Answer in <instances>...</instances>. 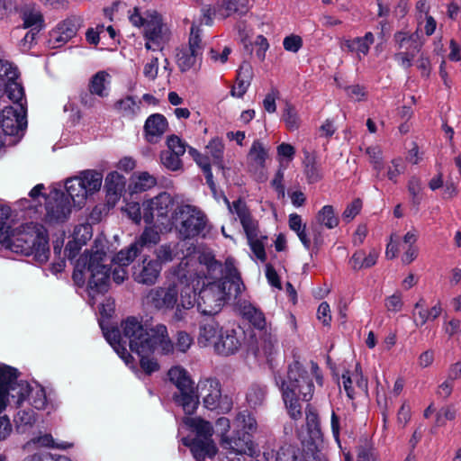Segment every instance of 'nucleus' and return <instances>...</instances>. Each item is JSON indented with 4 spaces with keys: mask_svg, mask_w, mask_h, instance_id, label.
<instances>
[{
    "mask_svg": "<svg viewBox=\"0 0 461 461\" xmlns=\"http://www.w3.org/2000/svg\"><path fill=\"white\" fill-rule=\"evenodd\" d=\"M144 38L147 50H161L169 41V30L162 21L161 15L156 12L149 13L145 22Z\"/></svg>",
    "mask_w": 461,
    "mask_h": 461,
    "instance_id": "ddd939ff",
    "label": "nucleus"
},
{
    "mask_svg": "<svg viewBox=\"0 0 461 461\" xmlns=\"http://www.w3.org/2000/svg\"><path fill=\"white\" fill-rule=\"evenodd\" d=\"M157 184L156 178L147 172L140 173L134 182L133 191L143 192L146 191Z\"/></svg>",
    "mask_w": 461,
    "mask_h": 461,
    "instance_id": "13d9d810",
    "label": "nucleus"
},
{
    "mask_svg": "<svg viewBox=\"0 0 461 461\" xmlns=\"http://www.w3.org/2000/svg\"><path fill=\"white\" fill-rule=\"evenodd\" d=\"M174 280L167 287H156L147 295V302L158 310H172L178 302V295L185 285L196 283L197 270L191 269L190 259L185 258L173 270Z\"/></svg>",
    "mask_w": 461,
    "mask_h": 461,
    "instance_id": "423d86ee",
    "label": "nucleus"
},
{
    "mask_svg": "<svg viewBox=\"0 0 461 461\" xmlns=\"http://www.w3.org/2000/svg\"><path fill=\"white\" fill-rule=\"evenodd\" d=\"M378 255V251L375 249H372L368 255H366L363 250H357L351 257L349 263L354 270L369 268L375 265Z\"/></svg>",
    "mask_w": 461,
    "mask_h": 461,
    "instance_id": "e433bc0d",
    "label": "nucleus"
},
{
    "mask_svg": "<svg viewBox=\"0 0 461 461\" xmlns=\"http://www.w3.org/2000/svg\"><path fill=\"white\" fill-rule=\"evenodd\" d=\"M187 48L191 49L192 50H195L196 53L202 55V39L200 35V29L198 26L194 23L191 27V32L189 37V43Z\"/></svg>",
    "mask_w": 461,
    "mask_h": 461,
    "instance_id": "e2e57ef3",
    "label": "nucleus"
},
{
    "mask_svg": "<svg viewBox=\"0 0 461 461\" xmlns=\"http://www.w3.org/2000/svg\"><path fill=\"white\" fill-rule=\"evenodd\" d=\"M168 123L167 118L160 113L149 115L144 124V134L148 142L157 143L167 131Z\"/></svg>",
    "mask_w": 461,
    "mask_h": 461,
    "instance_id": "4be33fe9",
    "label": "nucleus"
},
{
    "mask_svg": "<svg viewBox=\"0 0 461 461\" xmlns=\"http://www.w3.org/2000/svg\"><path fill=\"white\" fill-rule=\"evenodd\" d=\"M404 170L405 165L402 158H395L391 160L390 165L386 167V176L390 181L397 183L398 176L403 174Z\"/></svg>",
    "mask_w": 461,
    "mask_h": 461,
    "instance_id": "6e6d98bb",
    "label": "nucleus"
},
{
    "mask_svg": "<svg viewBox=\"0 0 461 461\" xmlns=\"http://www.w3.org/2000/svg\"><path fill=\"white\" fill-rule=\"evenodd\" d=\"M23 28L41 31L44 28V18L40 8L35 4L23 5L20 10Z\"/></svg>",
    "mask_w": 461,
    "mask_h": 461,
    "instance_id": "bb28decb",
    "label": "nucleus"
},
{
    "mask_svg": "<svg viewBox=\"0 0 461 461\" xmlns=\"http://www.w3.org/2000/svg\"><path fill=\"white\" fill-rule=\"evenodd\" d=\"M267 158V149L264 147L263 143L258 140H254L247 155V164L249 171L258 181L266 179L264 169Z\"/></svg>",
    "mask_w": 461,
    "mask_h": 461,
    "instance_id": "6ab92c4d",
    "label": "nucleus"
},
{
    "mask_svg": "<svg viewBox=\"0 0 461 461\" xmlns=\"http://www.w3.org/2000/svg\"><path fill=\"white\" fill-rule=\"evenodd\" d=\"M180 243H167L160 245L156 250L157 261L160 263H167L172 261L177 256V247Z\"/></svg>",
    "mask_w": 461,
    "mask_h": 461,
    "instance_id": "09e8293b",
    "label": "nucleus"
},
{
    "mask_svg": "<svg viewBox=\"0 0 461 461\" xmlns=\"http://www.w3.org/2000/svg\"><path fill=\"white\" fill-rule=\"evenodd\" d=\"M221 447L229 453L232 454H247L253 456L257 453L256 446L251 439V436L248 433H242L241 436L237 432L236 436L223 437L221 439Z\"/></svg>",
    "mask_w": 461,
    "mask_h": 461,
    "instance_id": "aec40b11",
    "label": "nucleus"
},
{
    "mask_svg": "<svg viewBox=\"0 0 461 461\" xmlns=\"http://www.w3.org/2000/svg\"><path fill=\"white\" fill-rule=\"evenodd\" d=\"M26 400L29 405L33 406L37 410H46L50 405L44 388L38 384L35 386L30 385V389L23 400L19 402L18 398H16L15 403L21 405Z\"/></svg>",
    "mask_w": 461,
    "mask_h": 461,
    "instance_id": "c756f323",
    "label": "nucleus"
},
{
    "mask_svg": "<svg viewBox=\"0 0 461 461\" xmlns=\"http://www.w3.org/2000/svg\"><path fill=\"white\" fill-rule=\"evenodd\" d=\"M201 54L192 50L187 47H184L178 50L176 54V63L182 72L188 71L196 64L197 60L201 58Z\"/></svg>",
    "mask_w": 461,
    "mask_h": 461,
    "instance_id": "a19ab883",
    "label": "nucleus"
},
{
    "mask_svg": "<svg viewBox=\"0 0 461 461\" xmlns=\"http://www.w3.org/2000/svg\"><path fill=\"white\" fill-rule=\"evenodd\" d=\"M140 101H137L133 96L128 95L116 101L113 108L122 117L133 119L140 113Z\"/></svg>",
    "mask_w": 461,
    "mask_h": 461,
    "instance_id": "2f4dec72",
    "label": "nucleus"
},
{
    "mask_svg": "<svg viewBox=\"0 0 461 461\" xmlns=\"http://www.w3.org/2000/svg\"><path fill=\"white\" fill-rule=\"evenodd\" d=\"M110 75L106 71H98L89 81V92L100 97L108 95L107 88L110 85Z\"/></svg>",
    "mask_w": 461,
    "mask_h": 461,
    "instance_id": "4c0bfd02",
    "label": "nucleus"
},
{
    "mask_svg": "<svg viewBox=\"0 0 461 461\" xmlns=\"http://www.w3.org/2000/svg\"><path fill=\"white\" fill-rule=\"evenodd\" d=\"M230 294L231 291L226 287V282L209 283L200 290L196 297L197 309L203 315H215Z\"/></svg>",
    "mask_w": 461,
    "mask_h": 461,
    "instance_id": "1a4fd4ad",
    "label": "nucleus"
},
{
    "mask_svg": "<svg viewBox=\"0 0 461 461\" xmlns=\"http://www.w3.org/2000/svg\"><path fill=\"white\" fill-rule=\"evenodd\" d=\"M316 221L328 229H334L339 224V217L331 205H324L317 213Z\"/></svg>",
    "mask_w": 461,
    "mask_h": 461,
    "instance_id": "a18cd8bd",
    "label": "nucleus"
},
{
    "mask_svg": "<svg viewBox=\"0 0 461 461\" xmlns=\"http://www.w3.org/2000/svg\"><path fill=\"white\" fill-rule=\"evenodd\" d=\"M197 391L207 409L220 410L222 412L230 410L231 402L227 396L222 398L218 379L212 377L201 379L197 384Z\"/></svg>",
    "mask_w": 461,
    "mask_h": 461,
    "instance_id": "9b49d317",
    "label": "nucleus"
},
{
    "mask_svg": "<svg viewBox=\"0 0 461 461\" xmlns=\"http://www.w3.org/2000/svg\"><path fill=\"white\" fill-rule=\"evenodd\" d=\"M19 372L16 368L7 365L0 366V393H4L5 402L8 396L18 398L21 402L30 389V384L26 381H18Z\"/></svg>",
    "mask_w": 461,
    "mask_h": 461,
    "instance_id": "4468645a",
    "label": "nucleus"
},
{
    "mask_svg": "<svg viewBox=\"0 0 461 461\" xmlns=\"http://www.w3.org/2000/svg\"><path fill=\"white\" fill-rule=\"evenodd\" d=\"M267 393V386L258 384L252 385L247 393L249 404L254 408L261 405L266 399Z\"/></svg>",
    "mask_w": 461,
    "mask_h": 461,
    "instance_id": "8fccbe9b",
    "label": "nucleus"
},
{
    "mask_svg": "<svg viewBox=\"0 0 461 461\" xmlns=\"http://www.w3.org/2000/svg\"><path fill=\"white\" fill-rule=\"evenodd\" d=\"M83 19L80 16L71 15L59 22L54 29L50 32L48 44L51 49H58L64 46L73 39L79 28L82 26Z\"/></svg>",
    "mask_w": 461,
    "mask_h": 461,
    "instance_id": "dca6fc26",
    "label": "nucleus"
},
{
    "mask_svg": "<svg viewBox=\"0 0 461 461\" xmlns=\"http://www.w3.org/2000/svg\"><path fill=\"white\" fill-rule=\"evenodd\" d=\"M16 405L19 409L14 416V421L17 426H32L36 420L35 411L29 406H23V403Z\"/></svg>",
    "mask_w": 461,
    "mask_h": 461,
    "instance_id": "de8ad7c7",
    "label": "nucleus"
},
{
    "mask_svg": "<svg viewBox=\"0 0 461 461\" xmlns=\"http://www.w3.org/2000/svg\"><path fill=\"white\" fill-rule=\"evenodd\" d=\"M160 263L154 259H144L141 265L135 267L134 280L137 283L151 285H154L160 274Z\"/></svg>",
    "mask_w": 461,
    "mask_h": 461,
    "instance_id": "412c9836",
    "label": "nucleus"
},
{
    "mask_svg": "<svg viewBox=\"0 0 461 461\" xmlns=\"http://www.w3.org/2000/svg\"><path fill=\"white\" fill-rule=\"evenodd\" d=\"M456 417V409L453 405L442 407L437 413L438 425H444L447 420H454Z\"/></svg>",
    "mask_w": 461,
    "mask_h": 461,
    "instance_id": "774afa93",
    "label": "nucleus"
},
{
    "mask_svg": "<svg viewBox=\"0 0 461 461\" xmlns=\"http://www.w3.org/2000/svg\"><path fill=\"white\" fill-rule=\"evenodd\" d=\"M289 227L294 231L303 247L310 250L312 248V240L306 233V225L303 223L302 217L297 213L289 215Z\"/></svg>",
    "mask_w": 461,
    "mask_h": 461,
    "instance_id": "ea45409f",
    "label": "nucleus"
},
{
    "mask_svg": "<svg viewBox=\"0 0 461 461\" xmlns=\"http://www.w3.org/2000/svg\"><path fill=\"white\" fill-rule=\"evenodd\" d=\"M167 151L182 157L186 150V144L178 136L171 135L167 140Z\"/></svg>",
    "mask_w": 461,
    "mask_h": 461,
    "instance_id": "bf43d9fd",
    "label": "nucleus"
},
{
    "mask_svg": "<svg viewBox=\"0 0 461 461\" xmlns=\"http://www.w3.org/2000/svg\"><path fill=\"white\" fill-rule=\"evenodd\" d=\"M260 347L267 361L271 362L273 356L278 352V341L276 337L270 333L265 334Z\"/></svg>",
    "mask_w": 461,
    "mask_h": 461,
    "instance_id": "603ef678",
    "label": "nucleus"
},
{
    "mask_svg": "<svg viewBox=\"0 0 461 461\" xmlns=\"http://www.w3.org/2000/svg\"><path fill=\"white\" fill-rule=\"evenodd\" d=\"M242 315L257 329L263 330L266 326V319L261 311L252 304H245L241 309Z\"/></svg>",
    "mask_w": 461,
    "mask_h": 461,
    "instance_id": "c03bdc74",
    "label": "nucleus"
},
{
    "mask_svg": "<svg viewBox=\"0 0 461 461\" xmlns=\"http://www.w3.org/2000/svg\"><path fill=\"white\" fill-rule=\"evenodd\" d=\"M393 41L399 50L393 55L394 60L404 70H409L413 66L414 58L420 52L424 43L420 32L418 30L412 33L396 32Z\"/></svg>",
    "mask_w": 461,
    "mask_h": 461,
    "instance_id": "9d476101",
    "label": "nucleus"
},
{
    "mask_svg": "<svg viewBox=\"0 0 461 461\" xmlns=\"http://www.w3.org/2000/svg\"><path fill=\"white\" fill-rule=\"evenodd\" d=\"M69 198L62 191L53 189L45 197V216L47 223H59L66 221L71 213Z\"/></svg>",
    "mask_w": 461,
    "mask_h": 461,
    "instance_id": "f8f14e48",
    "label": "nucleus"
},
{
    "mask_svg": "<svg viewBox=\"0 0 461 461\" xmlns=\"http://www.w3.org/2000/svg\"><path fill=\"white\" fill-rule=\"evenodd\" d=\"M206 152L212 158L214 162H221L223 154L222 141L218 138L212 139L206 146Z\"/></svg>",
    "mask_w": 461,
    "mask_h": 461,
    "instance_id": "052dcab7",
    "label": "nucleus"
},
{
    "mask_svg": "<svg viewBox=\"0 0 461 461\" xmlns=\"http://www.w3.org/2000/svg\"><path fill=\"white\" fill-rule=\"evenodd\" d=\"M241 346V339L234 329L222 330L215 344V353L230 356L238 351Z\"/></svg>",
    "mask_w": 461,
    "mask_h": 461,
    "instance_id": "b1692460",
    "label": "nucleus"
},
{
    "mask_svg": "<svg viewBox=\"0 0 461 461\" xmlns=\"http://www.w3.org/2000/svg\"><path fill=\"white\" fill-rule=\"evenodd\" d=\"M180 158L181 157L167 150H163L160 153L161 164L171 171H176L182 168L183 164Z\"/></svg>",
    "mask_w": 461,
    "mask_h": 461,
    "instance_id": "5fc2aeb1",
    "label": "nucleus"
},
{
    "mask_svg": "<svg viewBox=\"0 0 461 461\" xmlns=\"http://www.w3.org/2000/svg\"><path fill=\"white\" fill-rule=\"evenodd\" d=\"M184 422L193 432L194 438H184L182 442L188 447L196 461H203L205 458H212L217 453V447L212 437L213 428L211 422L199 417H186Z\"/></svg>",
    "mask_w": 461,
    "mask_h": 461,
    "instance_id": "0eeeda50",
    "label": "nucleus"
},
{
    "mask_svg": "<svg viewBox=\"0 0 461 461\" xmlns=\"http://www.w3.org/2000/svg\"><path fill=\"white\" fill-rule=\"evenodd\" d=\"M250 79L251 68L249 64L244 63L240 67L238 70L237 84L232 87L230 91L231 95L234 97L241 98L250 86Z\"/></svg>",
    "mask_w": 461,
    "mask_h": 461,
    "instance_id": "473e14b6",
    "label": "nucleus"
},
{
    "mask_svg": "<svg viewBox=\"0 0 461 461\" xmlns=\"http://www.w3.org/2000/svg\"><path fill=\"white\" fill-rule=\"evenodd\" d=\"M305 415L309 433L313 437H317L321 433L320 420L317 411L308 404L305 408Z\"/></svg>",
    "mask_w": 461,
    "mask_h": 461,
    "instance_id": "864d4df0",
    "label": "nucleus"
},
{
    "mask_svg": "<svg viewBox=\"0 0 461 461\" xmlns=\"http://www.w3.org/2000/svg\"><path fill=\"white\" fill-rule=\"evenodd\" d=\"M249 10V0H226L219 8L218 15L226 18L237 14L243 15Z\"/></svg>",
    "mask_w": 461,
    "mask_h": 461,
    "instance_id": "f704fd0d",
    "label": "nucleus"
},
{
    "mask_svg": "<svg viewBox=\"0 0 461 461\" xmlns=\"http://www.w3.org/2000/svg\"><path fill=\"white\" fill-rule=\"evenodd\" d=\"M173 218L180 237L184 240L204 237L208 232V220L198 207L181 204L174 212Z\"/></svg>",
    "mask_w": 461,
    "mask_h": 461,
    "instance_id": "6e6552de",
    "label": "nucleus"
},
{
    "mask_svg": "<svg viewBox=\"0 0 461 461\" xmlns=\"http://www.w3.org/2000/svg\"><path fill=\"white\" fill-rule=\"evenodd\" d=\"M223 328L214 319L203 321L199 326L198 344L201 347L212 346L215 349V344Z\"/></svg>",
    "mask_w": 461,
    "mask_h": 461,
    "instance_id": "393cba45",
    "label": "nucleus"
},
{
    "mask_svg": "<svg viewBox=\"0 0 461 461\" xmlns=\"http://www.w3.org/2000/svg\"><path fill=\"white\" fill-rule=\"evenodd\" d=\"M124 336L129 339L131 350L140 357L142 370L150 375L158 370V364L149 356L154 353L168 354L173 351L174 344L170 340L167 329L164 324L148 328L135 317L127 318L123 324Z\"/></svg>",
    "mask_w": 461,
    "mask_h": 461,
    "instance_id": "f257e3e1",
    "label": "nucleus"
},
{
    "mask_svg": "<svg viewBox=\"0 0 461 461\" xmlns=\"http://www.w3.org/2000/svg\"><path fill=\"white\" fill-rule=\"evenodd\" d=\"M384 307L391 312H401L403 307L402 294L400 292H396L393 294L387 296L384 300Z\"/></svg>",
    "mask_w": 461,
    "mask_h": 461,
    "instance_id": "680f3d73",
    "label": "nucleus"
},
{
    "mask_svg": "<svg viewBox=\"0 0 461 461\" xmlns=\"http://www.w3.org/2000/svg\"><path fill=\"white\" fill-rule=\"evenodd\" d=\"M26 125V108L24 105H20V107L6 106L2 110L0 121L2 138L4 135H17Z\"/></svg>",
    "mask_w": 461,
    "mask_h": 461,
    "instance_id": "f3484780",
    "label": "nucleus"
},
{
    "mask_svg": "<svg viewBox=\"0 0 461 461\" xmlns=\"http://www.w3.org/2000/svg\"><path fill=\"white\" fill-rule=\"evenodd\" d=\"M187 258L190 259L191 269L197 270L199 275V277L194 276L197 285L203 278H218L219 276H222V278L217 282H226V287L229 290L234 289L235 296L242 292L244 285L233 258H228L222 266L211 252H200L197 261H194L190 257Z\"/></svg>",
    "mask_w": 461,
    "mask_h": 461,
    "instance_id": "39448f33",
    "label": "nucleus"
},
{
    "mask_svg": "<svg viewBox=\"0 0 461 461\" xmlns=\"http://www.w3.org/2000/svg\"><path fill=\"white\" fill-rule=\"evenodd\" d=\"M92 238V227L89 224H80L77 226L73 232V239L86 245L87 240Z\"/></svg>",
    "mask_w": 461,
    "mask_h": 461,
    "instance_id": "69168bd1",
    "label": "nucleus"
},
{
    "mask_svg": "<svg viewBox=\"0 0 461 461\" xmlns=\"http://www.w3.org/2000/svg\"><path fill=\"white\" fill-rule=\"evenodd\" d=\"M65 187V194L69 198V201H72L75 206L81 207L85 203L88 194L78 176L68 178Z\"/></svg>",
    "mask_w": 461,
    "mask_h": 461,
    "instance_id": "c85d7f7f",
    "label": "nucleus"
},
{
    "mask_svg": "<svg viewBox=\"0 0 461 461\" xmlns=\"http://www.w3.org/2000/svg\"><path fill=\"white\" fill-rule=\"evenodd\" d=\"M233 425L237 429H241L243 433H248V435H250V433L257 429V421L247 410L241 411L237 414Z\"/></svg>",
    "mask_w": 461,
    "mask_h": 461,
    "instance_id": "37998d69",
    "label": "nucleus"
},
{
    "mask_svg": "<svg viewBox=\"0 0 461 461\" xmlns=\"http://www.w3.org/2000/svg\"><path fill=\"white\" fill-rule=\"evenodd\" d=\"M303 172L309 183H316L321 178L320 166L315 154L303 152Z\"/></svg>",
    "mask_w": 461,
    "mask_h": 461,
    "instance_id": "58836bf2",
    "label": "nucleus"
},
{
    "mask_svg": "<svg viewBox=\"0 0 461 461\" xmlns=\"http://www.w3.org/2000/svg\"><path fill=\"white\" fill-rule=\"evenodd\" d=\"M169 380L176 386L178 391L186 390L188 387L193 386L194 383L191 380L185 369L180 366H173L168 371Z\"/></svg>",
    "mask_w": 461,
    "mask_h": 461,
    "instance_id": "79ce46f5",
    "label": "nucleus"
},
{
    "mask_svg": "<svg viewBox=\"0 0 461 461\" xmlns=\"http://www.w3.org/2000/svg\"><path fill=\"white\" fill-rule=\"evenodd\" d=\"M375 42V35L368 32L363 37H356L352 40H345L341 48H346L350 52L357 53L358 59L362 56H366L369 52L371 45Z\"/></svg>",
    "mask_w": 461,
    "mask_h": 461,
    "instance_id": "cd10ccee",
    "label": "nucleus"
},
{
    "mask_svg": "<svg viewBox=\"0 0 461 461\" xmlns=\"http://www.w3.org/2000/svg\"><path fill=\"white\" fill-rule=\"evenodd\" d=\"M160 240L159 232L154 228H146L140 236L135 240L134 245H137L138 250L140 252L144 247H151L156 245Z\"/></svg>",
    "mask_w": 461,
    "mask_h": 461,
    "instance_id": "49530a36",
    "label": "nucleus"
},
{
    "mask_svg": "<svg viewBox=\"0 0 461 461\" xmlns=\"http://www.w3.org/2000/svg\"><path fill=\"white\" fill-rule=\"evenodd\" d=\"M139 253L140 251L137 249V245L132 243L126 249L119 251L113 258V262L114 265L129 266Z\"/></svg>",
    "mask_w": 461,
    "mask_h": 461,
    "instance_id": "3c124183",
    "label": "nucleus"
},
{
    "mask_svg": "<svg viewBox=\"0 0 461 461\" xmlns=\"http://www.w3.org/2000/svg\"><path fill=\"white\" fill-rule=\"evenodd\" d=\"M77 176L88 195L97 192L102 186L103 175L96 170H84Z\"/></svg>",
    "mask_w": 461,
    "mask_h": 461,
    "instance_id": "c9c22d12",
    "label": "nucleus"
},
{
    "mask_svg": "<svg viewBox=\"0 0 461 461\" xmlns=\"http://www.w3.org/2000/svg\"><path fill=\"white\" fill-rule=\"evenodd\" d=\"M105 261V251L96 248L91 253L85 252L75 263L72 277L77 284L84 283L85 272L90 273L87 293L93 301L97 294L108 291L111 268L104 264Z\"/></svg>",
    "mask_w": 461,
    "mask_h": 461,
    "instance_id": "20e7f679",
    "label": "nucleus"
},
{
    "mask_svg": "<svg viewBox=\"0 0 461 461\" xmlns=\"http://www.w3.org/2000/svg\"><path fill=\"white\" fill-rule=\"evenodd\" d=\"M9 208L0 206V221L9 216ZM6 230L0 222V244L12 253L32 257L33 260L42 264L50 257V246L47 230L38 223H26L11 236H7Z\"/></svg>",
    "mask_w": 461,
    "mask_h": 461,
    "instance_id": "7ed1b4c3",
    "label": "nucleus"
},
{
    "mask_svg": "<svg viewBox=\"0 0 461 461\" xmlns=\"http://www.w3.org/2000/svg\"><path fill=\"white\" fill-rule=\"evenodd\" d=\"M282 119L289 131H294L299 128L300 122L297 112L290 104H285Z\"/></svg>",
    "mask_w": 461,
    "mask_h": 461,
    "instance_id": "4d7b16f0",
    "label": "nucleus"
},
{
    "mask_svg": "<svg viewBox=\"0 0 461 461\" xmlns=\"http://www.w3.org/2000/svg\"><path fill=\"white\" fill-rule=\"evenodd\" d=\"M421 184L418 177L412 176L408 182V191L411 196V202L415 205L420 203L421 196Z\"/></svg>",
    "mask_w": 461,
    "mask_h": 461,
    "instance_id": "0e129e2a",
    "label": "nucleus"
},
{
    "mask_svg": "<svg viewBox=\"0 0 461 461\" xmlns=\"http://www.w3.org/2000/svg\"><path fill=\"white\" fill-rule=\"evenodd\" d=\"M142 206L143 220L146 223H151L155 221L163 223L161 221L167 219L173 209L174 199L168 193L162 192L157 196L145 201Z\"/></svg>",
    "mask_w": 461,
    "mask_h": 461,
    "instance_id": "2eb2a0df",
    "label": "nucleus"
},
{
    "mask_svg": "<svg viewBox=\"0 0 461 461\" xmlns=\"http://www.w3.org/2000/svg\"><path fill=\"white\" fill-rule=\"evenodd\" d=\"M126 180L125 177L117 171L110 172L104 182V187L108 196H113L116 200L122 195L125 189Z\"/></svg>",
    "mask_w": 461,
    "mask_h": 461,
    "instance_id": "72a5a7b5",
    "label": "nucleus"
},
{
    "mask_svg": "<svg viewBox=\"0 0 461 461\" xmlns=\"http://www.w3.org/2000/svg\"><path fill=\"white\" fill-rule=\"evenodd\" d=\"M123 322L122 323V325ZM122 329L123 330V327L122 326ZM104 336L108 341V343L113 347L114 351L119 355V357L125 362L127 366H130L132 361L133 357L128 352L127 348H125L124 344L127 342L129 343V339L124 336V331L122 330V335L121 334L120 330L117 328H113L111 330H104Z\"/></svg>",
    "mask_w": 461,
    "mask_h": 461,
    "instance_id": "5701e85b",
    "label": "nucleus"
},
{
    "mask_svg": "<svg viewBox=\"0 0 461 461\" xmlns=\"http://www.w3.org/2000/svg\"><path fill=\"white\" fill-rule=\"evenodd\" d=\"M224 203L227 204L229 212L236 214L240 220L248 240H253L258 236V223L252 217L251 212L242 199H238L232 203L224 196Z\"/></svg>",
    "mask_w": 461,
    "mask_h": 461,
    "instance_id": "a211bd4d",
    "label": "nucleus"
},
{
    "mask_svg": "<svg viewBox=\"0 0 461 461\" xmlns=\"http://www.w3.org/2000/svg\"><path fill=\"white\" fill-rule=\"evenodd\" d=\"M313 378L319 386L323 385V377L318 364L312 361L311 370L308 372L296 359L289 364L286 379L275 375L276 384L281 390L288 414L293 420H296L302 417L300 400H312L314 393Z\"/></svg>",
    "mask_w": 461,
    "mask_h": 461,
    "instance_id": "f03ea898",
    "label": "nucleus"
},
{
    "mask_svg": "<svg viewBox=\"0 0 461 461\" xmlns=\"http://www.w3.org/2000/svg\"><path fill=\"white\" fill-rule=\"evenodd\" d=\"M35 443H37L42 447L59 448V449H66L72 446V444L66 443V442L55 443V440L50 434H45L43 436L38 437L35 439Z\"/></svg>",
    "mask_w": 461,
    "mask_h": 461,
    "instance_id": "338daca9",
    "label": "nucleus"
},
{
    "mask_svg": "<svg viewBox=\"0 0 461 461\" xmlns=\"http://www.w3.org/2000/svg\"><path fill=\"white\" fill-rule=\"evenodd\" d=\"M196 283L193 285H185L181 289L179 303H176V311L173 314L174 321H183L186 318V310L193 308L196 301Z\"/></svg>",
    "mask_w": 461,
    "mask_h": 461,
    "instance_id": "a878e982",
    "label": "nucleus"
},
{
    "mask_svg": "<svg viewBox=\"0 0 461 461\" xmlns=\"http://www.w3.org/2000/svg\"><path fill=\"white\" fill-rule=\"evenodd\" d=\"M175 402L183 408L185 414H193L199 403L198 396L194 391V385L188 389L181 390L179 393L174 394Z\"/></svg>",
    "mask_w": 461,
    "mask_h": 461,
    "instance_id": "7c9ffc66",
    "label": "nucleus"
}]
</instances>
